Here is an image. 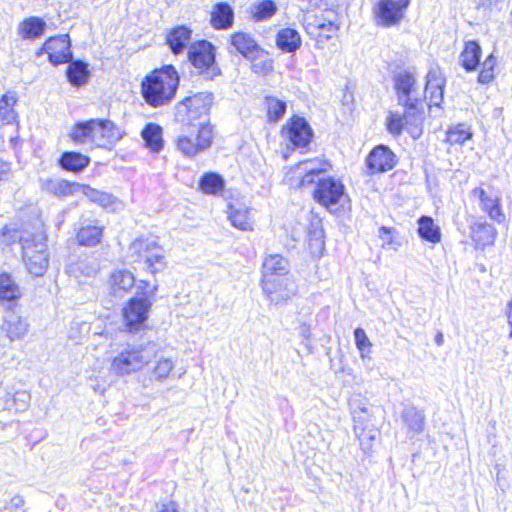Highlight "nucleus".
Masks as SVG:
<instances>
[{
  "instance_id": "2eb2a0df",
  "label": "nucleus",
  "mask_w": 512,
  "mask_h": 512,
  "mask_svg": "<svg viewBox=\"0 0 512 512\" xmlns=\"http://www.w3.org/2000/svg\"><path fill=\"white\" fill-rule=\"evenodd\" d=\"M471 196L479 201L481 210L487 213L490 219L498 223L505 220L499 193L486 191L482 187H476L471 191Z\"/></svg>"
},
{
  "instance_id": "dca6fc26",
  "label": "nucleus",
  "mask_w": 512,
  "mask_h": 512,
  "mask_svg": "<svg viewBox=\"0 0 512 512\" xmlns=\"http://www.w3.org/2000/svg\"><path fill=\"white\" fill-rule=\"evenodd\" d=\"M22 296L23 293L12 274L0 272V305L4 307L5 312L16 310Z\"/></svg>"
},
{
  "instance_id": "b1692460",
  "label": "nucleus",
  "mask_w": 512,
  "mask_h": 512,
  "mask_svg": "<svg viewBox=\"0 0 512 512\" xmlns=\"http://www.w3.org/2000/svg\"><path fill=\"white\" fill-rule=\"evenodd\" d=\"M362 418L363 417L358 415V412L355 409L354 430L359 439L362 450L364 452H368L371 450L372 442L378 437L379 431L370 421L363 423Z\"/></svg>"
},
{
  "instance_id": "473e14b6",
  "label": "nucleus",
  "mask_w": 512,
  "mask_h": 512,
  "mask_svg": "<svg viewBox=\"0 0 512 512\" xmlns=\"http://www.w3.org/2000/svg\"><path fill=\"white\" fill-rule=\"evenodd\" d=\"M18 102V97L15 92L8 91L0 98V120L5 125L17 124L18 114L15 106Z\"/></svg>"
},
{
  "instance_id": "49530a36",
  "label": "nucleus",
  "mask_w": 512,
  "mask_h": 512,
  "mask_svg": "<svg viewBox=\"0 0 512 512\" xmlns=\"http://www.w3.org/2000/svg\"><path fill=\"white\" fill-rule=\"evenodd\" d=\"M265 106L267 109V116L270 121H278L286 111V103L275 97H266Z\"/></svg>"
},
{
  "instance_id": "f704fd0d",
  "label": "nucleus",
  "mask_w": 512,
  "mask_h": 512,
  "mask_svg": "<svg viewBox=\"0 0 512 512\" xmlns=\"http://www.w3.org/2000/svg\"><path fill=\"white\" fill-rule=\"evenodd\" d=\"M327 164L324 162H318L317 160H305L301 161L297 165V169L301 170L305 173L300 181V186L305 187L309 186L316 182V178H319V175L326 171Z\"/></svg>"
},
{
  "instance_id": "412c9836",
  "label": "nucleus",
  "mask_w": 512,
  "mask_h": 512,
  "mask_svg": "<svg viewBox=\"0 0 512 512\" xmlns=\"http://www.w3.org/2000/svg\"><path fill=\"white\" fill-rule=\"evenodd\" d=\"M367 167L371 173L386 172L391 170L395 164V155L385 146L374 148L366 160Z\"/></svg>"
},
{
  "instance_id": "e2e57ef3",
  "label": "nucleus",
  "mask_w": 512,
  "mask_h": 512,
  "mask_svg": "<svg viewBox=\"0 0 512 512\" xmlns=\"http://www.w3.org/2000/svg\"><path fill=\"white\" fill-rule=\"evenodd\" d=\"M380 231L384 233H389V230L386 227H381Z\"/></svg>"
},
{
  "instance_id": "20e7f679",
  "label": "nucleus",
  "mask_w": 512,
  "mask_h": 512,
  "mask_svg": "<svg viewBox=\"0 0 512 512\" xmlns=\"http://www.w3.org/2000/svg\"><path fill=\"white\" fill-rule=\"evenodd\" d=\"M400 105L404 107L403 114L389 112L387 116L388 131L399 135L405 128L414 139H418L422 134L423 122L425 120L424 101L418 99Z\"/></svg>"
},
{
  "instance_id": "ddd939ff",
  "label": "nucleus",
  "mask_w": 512,
  "mask_h": 512,
  "mask_svg": "<svg viewBox=\"0 0 512 512\" xmlns=\"http://www.w3.org/2000/svg\"><path fill=\"white\" fill-rule=\"evenodd\" d=\"M411 0H378L373 16L378 25L391 27L401 23Z\"/></svg>"
},
{
  "instance_id": "0eeeda50",
  "label": "nucleus",
  "mask_w": 512,
  "mask_h": 512,
  "mask_svg": "<svg viewBox=\"0 0 512 512\" xmlns=\"http://www.w3.org/2000/svg\"><path fill=\"white\" fill-rule=\"evenodd\" d=\"M196 130L180 135L175 140L177 150L185 157L192 158L211 147L214 139L213 126L209 122L196 124Z\"/></svg>"
},
{
  "instance_id": "c9c22d12",
  "label": "nucleus",
  "mask_w": 512,
  "mask_h": 512,
  "mask_svg": "<svg viewBox=\"0 0 512 512\" xmlns=\"http://www.w3.org/2000/svg\"><path fill=\"white\" fill-rule=\"evenodd\" d=\"M26 238L22 236V229L16 224L7 223L0 229V247L2 249H11L16 244L22 246Z\"/></svg>"
},
{
  "instance_id": "603ef678",
  "label": "nucleus",
  "mask_w": 512,
  "mask_h": 512,
  "mask_svg": "<svg viewBox=\"0 0 512 512\" xmlns=\"http://www.w3.org/2000/svg\"><path fill=\"white\" fill-rule=\"evenodd\" d=\"M139 293L141 297H147L148 299L153 298L158 289L157 285H150L147 280H140L138 283Z\"/></svg>"
},
{
  "instance_id": "c03bdc74",
  "label": "nucleus",
  "mask_w": 512,
  "mask_h": 512,
  "mask_svg": "<svg viewBox=\"0 0 512 512\" xmlns=\"http://www.w3.org/2000/svg\"><path fill=\"white\" fill-rule=\"evenodd\" d=\"M472 132L464 124L450 127L446 133V141L451 145L462 144L472 138Z\"/></svg>"
},
{
  "instance_id": "37998d69",
  "label": "nucleus",
  "mask_w": 512,
  "mask_h": 512,
  "mask_svg": "<svg viewBox=\"0 0 512 512\" xmlns=\"http://www.w3.org/2000/svg\"><path fill=\"white\" fill-rule=\"evenodd\" d=\"M403 421L413 433H421L424 429L425 415L415 407H407L402 414Z\"/></svg>"
},
{
  "instance_id": "864d4df0",
  "label": "nucleus",
  "mask_w": 512,
  "mask_h": 512,
  "mask_svg": "<svg viewBox=\"0 0 512 512\" xmlns=\"http://www.w3.org/2000/svg\"><path fill=\"white\" fill-rule=\"evenodd\" d=\"M156 512H182L180 505L175 500H168L159 505Z\"/></svg>"
},
{
  "instance_id": "39448f33",
  "label": "nucleus",
  "mask_w": 512,
  "mask_h": 512,
  "mask_svg": "<svg viewBox=\"0 0 512 512\" xmlns=\"http://www.w3.org/2000/svg\"><path fill=\"white\" fill-rule=\"evenodd\" d=\"M212 107V96L208 93L197 92L185 96L174 106L175 117L182 125L190 128L200 122H205Z\"/></svg>"
},
{
  "instance_id": "09e8293b",
  "label": "nucleus",
  "mask_w": 512,
  "mask_h": 512,
  "mask_svg": "<svg viewBox=\"0 0 512 512\" xmlns=\"http://www.w3.org/2000/svg\"><path fill=\"white\" fill-rule=\"evenodd\" d=\"M355 344L362 358L368 356L371 352L372 343L362 328H356L354 331Z\"/></svg>"
},
{
  "instance_id": "7c9ffc66",
  "label": "nucleus",
  "mask_w": 512,
  "mask_h": 512,
  "mask_svg": "<svg viewBox=\"0 0 512 512\" xmlns=\"http://www.w3.org/2000/svg\"><path fill=\"white\" fill-rule=\"evenodd\" d=\"M308 27L312 26L320 31V35L329 39L332 34L336 33L339 29L337 24V15L333 10H326L320 16L316 15L312 23L307 24Z\"/></svg>"
},
{
  "instance_id": "3c124183",
  "label": "nucleus",
  "mask_w": 512,
  "mask_h": 512,
  "mask_svg": "<svg viewBox=\"0 0 512 512\" xmlns=\"http://www.w3.org/2000/svg\"><path fill=\"white\" fill-rule=\"evenodd\" d=\"M24 505L23 497L15 495L4 504L0 512H25Z\"/></svg>"
},
{
  "instance_id": "052dcab7",
  "label": "nucleus",
  "mask_w": 512,
  "mask_h": 512,
  "mask_svg": "<svg viewBox=\"0 0 512 512\" xmlns=\"http://www.w3.org/2000/svg\"><path fill=\"white\" fill-rule=\"evenodd\" d=\"M508 320H509V324L511 326L510 337H512V299H511V302L509 304Z\"/></svg>"
},
{
  "instance_id": "8fccbe9b",
  "label": "nucleus",
  "mask_w": 512,
  "mask_h": 512,
  "mask_svg": "<svg viewBox=\"0 0 512 512\" xmlns=\"http://www.w3.org/2000/svg\"><path fill=\"white\" fill-rule=\"evenodd\" d=\"M210 23L215 29H224V2H219L214 6Z\"/></svg>"
},
{
  "instance_id": "6e6552de",
  "label": "nucleus",
  "mask_w": 512,
  "mask_h": 512,
  "mask_svg": "<svg viewBox=\"0 0 512 512\" xmlns=\"http://www.w3.org/2000/svg\"><path fill=\"white\" fill-rule=\"evenodd\" d=\"M151 355L143 345H128L111 359L110 368L117 376L130 375L146 367Z\"/></svg>"
},
{
  "instance_id": "5fc2aeb1",
  "label": "nucleus",
  "mask_w": 512,
  "mask_h": 512,
  "mask_svg": "<svg viewBox=\"0 0 512 512\" xmlns=\"http://www.w3.org/2000/svg\"><path fill=\"white\" fill-rule=\"evenodd\" d=\"M352 406H353V414L355 413V409H356L358 412V415H361L363 417L362 418L363 423L370 421L371 415H370L368 407L366 406L365 403L359 401V403H356V402L353 403Z\"/></svg>"
},
{
  "instance_id": "58836bf2",
  "label": "nucleus",
  "mask_w": 512,
  "mask_h": 512,
  "mask_svg": "<svg viewBox=\"0 0 512 512\" xmlns=\"http://www.w3.org/2000/svg\"><path fill=\"white\" fill-rule=\"evenodd\" d=\"M418 233L421 238L431 243H438L441 240V231L431 217L422 216L418 220Z\"/></svg>"
},
{
  "instance_id": "72a5a7b5",
  "label": "nucleus",
  "mask_w": 512,
  "mask_h": 512,
  "mask_svg": "<svg viewBox=\"0 0 512 512\" xmlns=\"http://www.w3.org/2000/svg\"><path fill=\"white\" fill-rule=\"evenodd\" d=\"M15 311L16 310L13 312H5L4 318L6 335L12 341L22 338L28 331L26 319L17 316Z\"/></svg>"
},
{
  "instance_id": "4d7b16f0",
  "label": "nucleus",
  "mask_w": 512,
  "mask_h": 512,
  "mask_svg": "<svg viewBox=\"0 0 512 512\" xmlns=\"http://www.w3.org/2000/svg\"><path fill=\"white\" fill-rule=\"evenodd\" d=\"M11 174V165L6 161L0 160V183L6 181Z\"/></svg>"
},
{
  "instance_id": "a211bd4d",
  "label": "nucleus",
  "mask_w": 512,
  "mask_h": 512,
  "mask_svg": "<svg viewBox=\"0 0 512 512\" xmlns=\"http://www.w3.org/2000/svg\"><path fill=\"white\" fill-rule=\"evenodd\" d=\"M283 137L296 148H305L311 140L312 130L304 118L294 117L282 129Z\"/></svg>"
},
{
  "instance_id": "f257e3e1",
  "label": "nucleus",
  "mask_w": 512,
  "mask_h": 512,
  "mask_svg": "<svg viewBox=\"0 0 512 512\" xmlns=\"http://www.w3.org/2000/svg\"><path fill=\"white\" fill-rule=\"evenodd\" d=\"M180 74L172 64L150 70L140 81V95L151 108L169 106L176 98Z\"/></svg>"
},
{
  "instance_id": "c85d7f7f",
  "label": "nucleus",
  "mask_w": 512,
  "mask_h": 512,
  "mask_svg": "<svg viewBox=\"0 0 512 512\" xmlns=\"http://www.w3.org/2000/svg\"><path fill=\"white\" fill-rule=\"evenodd\" d=\"M81 185L65 179L58 181L48 179L43 183V189L53 197L64 198L74 195L79 190L81 191Z\"/></svg>"
},
{
  "instance_id": "6e6d98bb",
  "label": "nucleus",
  "mask_w": 512,
  "mask_h": 512,
  "mask_svg": "<svg viewBox=\"0 0 512 512\" xmlns=\"http://www.w3.org/2000/svg\"><path fill=\"white\" fill-rule=\"evenodd\" d=\"M494 78V72L481 69L478 76V82L481 84H489L494 80Z\"/></svg>"
},
{
  "instance_id": "393cba45",
  "label": "nucleus",
  "mask_w": 512,
  "mask_h": 512,
  "mask_svg": "<svg viewBox=\"0 0 512 512\" xmlns=\"http://www.w3.org/2000/svg\"><path fill=\"white\" fill-rule=\"evenodd\" d=\"M46 30V22L37 16L24 18L17 26V34L22 40L35 41L42 37Z\"/></svg>"
},
{
  "instance_id": "4468645a",
  "label": "nucleus",
  "mask_w": 512,
  "mask_h": 512,
  "mask_svg": "<svg viewBox=\"0 0 512 512\" xmlns=\"http://www.w3.org/2000/svg\"><path fill=\"white\" fill-rule=\"evenodd\" d=\"M344 185L332 177L318 178L317 185L314 190V199L326 207L331 209L332 206L339 204L345 198Z\"/></svg>"
},
{
  "instance_id": "bb28decb",
  "label": "nucleus",
  "mask_w": 512,
  "mask_h": 512,
  "mask_svg": "<svg viewBox=\"0 0 512 512\" xmlns=\"http://www.w3.org/2000/svg\"><path fill=\"white\" fill-rule=\"evenodd\" d=\"M104 227L100 225H82L75 233V240L78 246L95 247L102 242Z\"/></svg>"
},
{
  "instance_id": "a18cd8bd",
  "label": "nucleus",
  "mask_w": 512,
  "mask_h": 512,
  "mask_svg": "<svg viewBox=\"0 0 512 512\" xmlns=\"http://www.w3.org/2000/svg\"><path fill=\"white\" fill-rule=\"evenodd\" d=\"M173 363L168 358H160L151 370V377L159 382L167 380L173 372Z\"/></svg>"
},
{
  "instance_id": "79ce46f5",
  "label": "nucleus",
  "mask_w": 512,
  "mask_h": 512,
  "mask_svg": "<svg viewBox=\"0 0 512 512\" xmlns=\"http://www.w3.org/2000/svg\"><path fill=\"white\" fill-rule=\"evenodd\" d=\"M231 45L245 58L259 48L255 40L246 33L234 34L231 37Z\"/></svg>"
},
{
  "instance_id": "cd10ccee",
  "label": "nucleus",
  "mask_w": 512,
  "mask_h": 512,
  "mask_svg": "<svg viewBox=\"0 0 512 512\" xmlns=\"http://www.w3.org/2000/svg\"><path fill=\"white\" fill-rule=\"evenodd\" d=\"M81 192L91 203L98 205L104 210L115 211L119 202L113 194L97 190L86 184L81 185Z\"/></svg>"
},
{
  "instance_id": "13d9d810",
  "label": "nucleus",
  "mask_w": 512,
  "mask_h": 512,
  "mask_svg": "<svg viewBox=\"0 0 512 512\" xmlns=\"http://www.w3.org/2000/svg\"><path fill=\"white\" fill-rule=\"evenodd\" d=\"M496 66V58L493 53L486 57L484 62L481 64V69L494 72Z\"/></svg>"
},
{
  "instance_id": "7ed1b4c3",
  "label": "nucleus",
  "mask_w": 512,
  "mask_h": 512,
  "mask_svg": "<svg viewBox=\"0 0 512 512\" xmlns=\"http://www.w3.org/2000/svg\"><path fill=\"white\" fill-rule=\"evenodd\" d=\"M290 269L289 261L280 254L265 257L262 264V288L271 303H284L292 295V291L276 283V278L285 276Z\"/></svg>"
},
{
  "instance_id": "6ab92c4d",
  "label": "nucleus",
  "mask_w": 512,
  "mask_h": 512,
  "mask_svg": "<svg viewBox=\"0 0 512 512\" xmlns=\"http://www.w3.org/2000/svg\"><path fill=\"white\" fill-rule=\"evenodd\" d=\"M136 282L135 275L128 269H114L107 278V288L111 296H124L129 293Z\"/></svg>"
},
{
  "instance_id": "f8f14e48",
  "label": "nucleus",
  "mask_w": 512,
  "mask_h": 512,
  "mask_svg": "<svg viewBox=\"0 0 512 512\" xmlns=\"http://www.w3.org/2000/svg\"><path fill=\"white\" fill-rule=\"evenodd\" d=\"M45 54L50 64L59 66L70 62L73 57L71 41L68 34L48 37L35 51L36 56Z\"/></svg>"
},
{
  "instance_id": "4c0bfd02",
  "label": "nucleus",
  "mask_w": 512,
  "mask_h": 512,
  "mask_svg": "<svg viewBox=\"0 0 512 512\" xmlns=\"http://www.w3.org/2000/svg\"><path fill=\"white\" fill-rule=\"evenodd\" d=\"M481 47L476 41H468L460 54V63L467 71H474L480 62Z\"/></svg>"
},
{
  "instance_id": "2f4dec72",
  "label": "nucleus",
  "mask_w": 512,
  "mask_h": 512,
  "mask_svg": "<svg viewBox=\"0 0 512 512\" xmlns=\"http://www.w3.org/2000/svg\"><path fill=\"white\" fill-rule=\"evenodd\" d=\"M67 64L65 73L69 83L77 88L84 86L90 77L88 64L81 60L72 61V59Z\"/></svg>"
},
{
  "instance_id": "5701e85b",
  "label": "nucleus",
  "mask_w": 512,
  "mask_h": 512,
  "mask_svg": "<svg viewBox=\"0 0 512 512\" xmlns=\"http://www.w3.org/2000/svg\"><path fill=\"white\" fill-rule=\"evenodd\" d=\"M445 80L440 71L430 70L426 76L425 93L429 106L439 107L443 101Z\"/></svg>"
},
{
  "instance_id": "9b49d317",
  "label": "nucleus",
  "mask_w": 512,
  "mask_h": 512,
  "mask_svg": "<svg viewBox=\"0 0 512 512\" xmlns=\"http://www.w3.org/2000/svg\"><path fill=\"white\" fill-rule=\"evenodd\" d=\"M187 58L199 75L212 77L220 74L215 63V47L207 40L193 42L188 48Z\"/></svg>"
},
{
  "instance_id": "f3484780",
  "label": "nucleus",
  "mask_w": 512,
  "mask_h": 512,
  "mask_svg": "<svg viewBox=\"0 0 512 512\" xmlns=\"http://www.w3.org/2000/svg\"><path fill=\"white\" fill-rule=\"evenodd\" d=\"M394 87L397 92L398 104H407L421 98L417 87V79L411 72H399L394 77Z\"/></svg>"
},
{
  "instance_id": "c756f323",
  "label": "nucleus",
  "mask_w": 512,
  "mask_h": 512,
  "mask_svg": "<svg viewBox=\"0 0 512 512\" xmlns=\"http://www.w3.org/2000/svg\"><path fill=\"white\" fill-rule=\"evenodd\" d=\"M141 137L145 146L153 153L160 152L164 147L163 130L156 123H147L141 131Z\"/></svg>"
},
{
  "instance_id": "e433bc0d",
  "label": "nucleus",
  "mask_w": 512,
  "mask_h": 512,
  "mask_svg": "<svg viewBox=\"0 0 512 512\" xmlns=\"http://www.w3.org/2000/svg\"><path fill=\"white\" fill-rule=\"evenodd\" d=\"M276 44L284 52H295L301 45V37L295 29L283 28L277 33Z\"/></svg>"
},
{
  "instance_id": "ea45409f",
  "label": "nucleus",
  "mask_w": 512,
  "mask_h": 512,
  "mask_svg": "<svg viewBox=\"0 0 512 512\" xmlns=\"http://www.w3.org/2000/svg\"><path fill=\"white\" fill-rule=\"evenodd\" d=\"M223 186L224 180L221 175L206 172L200 177L198 188L203 194L215 195L222 191Z\"/></svg>"
},
{
  "instance_id": "a878e982",
  "label": "nucleus",
  "mask_w": 512,
  "mask_h": 512,
  "mask_svg": "<svg viewBox=\"0 0 512 512\" xmlns=\"http://www.w3.org/2000/svg\"><path fill=\"white\" fill-rule=\"evenodd\" d=\"M90 157L78 151H64L60 154L57 164L67 172L80 173L90 164Z\"/></svg>"
},
{
  "instance_id": "de8ad7c7",
  "label": "nucleus",
  "mask_w": 512,
  "mask_h": 512,
  "mask_svg": "<svg viewBox=\"0 0 512 512\" xmlns=\"http://www.w3.org/2000/svg\"><path fill=\"white\" fill-rule=\"evenodd\" d=\"M277 7L271 0H265L257 4L253 9V17L257 21L268 19L275 14Z\"/></svg>"
},
{
  "instance_id": "9d476101",
  "label": "nucleus",
  "mask_w": 512,
  "mask_h": 512,
  "mask_svg": "<svg viewBox=\"0 0 512 512\" xmlns=\"http://www.w3.org/2000/svg\"><path fill=\"white\" fill-rule=\"evenodd\" d=\"M160 246L156 241L138 237L129 245L131 256L136 261H143L146 270L152 275L161 273L167 267L165 256L159 253Z\"/></svg>"
},
{
  "instance_id": "680f3d73",
  "label": "nucleus",
  "mask_w": 512,
  "mask_h": 512,
  "mask_svg": "<svg viewBox=\"0 0 512 512\" xmlns=\"http://www.w3.org/2000/svg\"><path fill=\"white\" fill-rule=\"evenodd\" d=\"M435 342H436L437 345H442V343H443V335L441 333H439L435 337Z\"/></svg>"
},
{
  "instance_id": "f03ea898",
  "label": "nucleus",
  "mask_w": 512,
  "mask_h": 512,
  "mask_svg": "<svg viewBox=\"0 0 512 512\" xmlns=\"http://www.w3.org/2000/svg\"><path fill=\"white\" fill-rule=\"evenodd\" d=\"M69 139L89 149H110L119 139L116 124L108 118H91L77 121L68 133Z\"/></svg>"
},
{
  "instance_id": "a19ab883",
  "label": "nucleus",
  "mask_w": 512,
  "mask_h": 512,
  "mask_svg": "<svg viewBox=\"0 0 512 512\" xmlns=\"http://www.w3.org/2000/svg\"><path fill=\"white\" fill-rule=\"evenodd\" d=\"M246 58L250 60L251 68L255 73L267 74L273 69L272 59L269 57L268 53L260 47Z\"/></svg>"
},
{
  "instance_id": "4be33fe9",
  "label": "nucleus",
  "mask_w": 512,
  "mask_h": 512,
  "mask_svg": "<svg viewBox=\"0 0 512 512\" xmlns=\"http://www.w3.org/2000/svg\"><path fill=\"white\" fill-rule=\"evenodd\" d=\"M192 38V30L184 25L171 28L165 35V43L174 55L181 54Z\"/></svg>"
},
{
  "instance_id": "423d86ee",
  "label": "nucleus",
  "mask_w": 512,
  "mask_h": 512,
  "mask_svg": "<svg viewBox=\"0 0 512 512\" xmlns=\"http://www.w3.org/2000/svg\"><path fill=\"white\" fill-rule=\"evenodd\" d=\"M22 262L32 277H42L49 268V254L44 237L30 235L22 243Z\"/></svg>"
},
{
  "instance_id": "bf43d9fd",
  "label": "nucleus",
  "mask_w": 512,
  "mask_h": 512,
  "mask_svg": "<svg viewBox=\"0 0 512 512\" xmlns=\"http://www.w3.org/2000/svg\"><path fill=\"white\" fill-rule=\"evenodd\" d=\"M225 14H226V29H227L232 25V22H233V11L227 4H226Z\"/></svg>"
},
{
  "instance_id": "1a4fd4ad",
  "label": "nucleus",
  "mask_w": 512,
  "mask_h": 512,
  "mask_svg": "<svg viewBox=\"0 0 512 512\" xmlns=\"http://www.w3.org/2000/svg\"><path fill=\"white\" fill-rule=\"evenodd\" d=\"M152 302L147 297H131L121 309V318L124 330L129 334H136L148 328Z\"/></svg>"
},
{
  "instance_id": "aec40b11",
  "label": "nucleus",
  "mask_w": 512,
  "mask_h": 512,
  "mask_svg": "<svg viewBox=\"0 0 512 512\" xmlns=\"http://www.w3.org/2000/svg\"><path fill=\"white\" fill-rule=\"evenodd\" d=\"M227 218L231 225L242 231L253 230V219L247 204L241 199H234L227 205Z\"/></svg>"
}]
</instances>
